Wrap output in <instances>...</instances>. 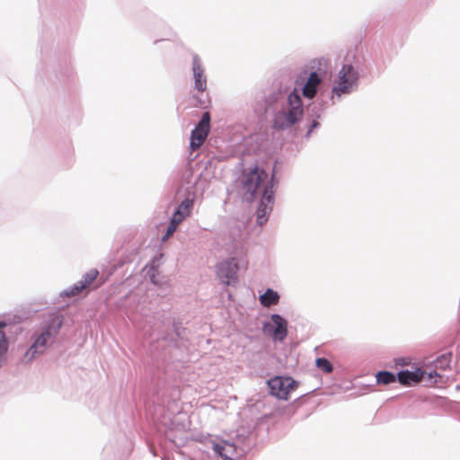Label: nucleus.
I'll list each match as a JSON object with an SVG mask.
<instances>
[{
	"mask_svg": "<svg viewBox=\"0 0 460 460\" xmlns=\"http://www.w3.org/2000/svg\"><path fill=\"white\" fill-rule=\"evenodd\" d=\"M243 185L245 198L249 201H252L258 195L262 197L266 189L273 190V186L268 181L267 172L258 166L243 176Z\"/></svg>",
	"mask_w": 460,
	"mask_h": 460,
	"instance_id": "obj_1",
	"label": "nucleus"
},
{
	"mask_svg": "<svg viewBox=\"0 0 460 460\" xmlns=\"http://www.w3.org/2000/svg\"><path fill=\"white\" fill-rule=\"evenodd\" d=\"M62 325V320L58 315H51L46 323L44 331L37 337L31 347L26 352V356L34 358L37 354L45 351L47 344L58 332Z\"/></svg>",
	"mask_w": 460,
	"mask_h": 460,
	"instance_id": "obj_2",
	"label": "nucleus"
},
{
	"mask_svg": "<svg viewBox=\"0 0 460 460\" xmlns=\"http://www.w3.org/2000/svg\"><path fill=\"white\" fill-rule=\"evenodd\" d=\"M288 111L287 112H279L276 115L274 127L283 129L294 125L297 122L303 114L302 101L300 96L296 93L288 95Z\"/></svg>",
	"mask_w": 460,
	"mask_h": 460,
	"instance_id": "obj_3",
	"label": "nucleus"
},
{
	"mask_svg": "<svg viewBox=\"0 0 460 460\" xmlns=\"http://www.w3.org/2000/svg\"><path fill=\"white\" fill-rule=\"evenodd\" d=\"M268 385L271 395L287 401L289 399L290 393L297 388L298 383L289 376H275L268 381Z\"/></svg>",
	"mask_w": 460,
	"mask_h": 460,
	"instance_id": "obj_4",
	"label": "nucleus"
},
{
	"mask_svg": "<svg viewBox=\"0 0 460 460\" xmlns=\"http://www.w3.org/2000/svg\"><path fill=\"white\" fill-rule=\"evenodd\" d=\"M358 79L354 67L350 65H344L340 70L336 85L332 89V93L341 96L342 93H349Z\"/></svg>",
	"mask_w": 460,
	"mask_h": 460,
	"instance_id": "obj_5",
	"label": "nucleus"
},
{
	"mask_svg": "<svg viewBox=\"0 0 460 460\" xmlns=\"http://www.w3.org/2000/svg\"><path fill=\"white\" fill-rule=\"evenodd\" d=\"M210 129V114L203 113L200 121L191 131L190 147L191 151L199 149L207 139Z\"/></svg>",
	"mask_w": 460,
	"mask_h": 460,
	"instance_id": "obj_6",
	"label": "nucleus"
},
{
	"mask_svg": "<svg viewBox=\"0 0 460 460\" xmlns=\"http://www.w3.org/2000/svg\"><path fill=\"white\" fill-rule=\"evenodd\" d=\"M273 200H274L273 190L266 189L264 190L263 196L261 199L260 205L257 209L256 221L260 226H262L267 222L268 217L272 209Z\"/></svg>",
	"mask_w": 460,
	"mask_h": 460,
	"instance_id": "obj_7",
	"label": "nucleus"
},
{
	"mask_svg": "<svg viewBox=\"0 0 460 460\" xmlns=\"http://www.w3.org/2000/svg\"><path fill=\"white\" fill-rule=\"evenodd\" d=\"M236 272L237 264L234 261V260L224 261L217 267V277L223 283L226 285H229L230 282L235 279Z\"/></svg>",
	"mask_w": 460,
	"mask_h": 460,
	"instance_id": "obj_8",
	"label": "nucleus"
},
{
	"mask_svg": "<svg viewBox=\"0 0 460 460\" xmlns=\"http://www.w3.org/2000/svg\"><path fill=\"white\" fill-rule=\"evenodd\" d=\"M192 71L194 76L195 88L199 92L204 93L207 90V77L204 74L201 60L198 55H195L193 57Z\"/></svg>",
	"mask_w": 460,
	"mask_h": 460,
	"instance_id": "obj_9",
	"label": "nucleus"
},
{
	"mask_svg": "<svg viewBox=\"0 0 460 460\" xmlns=\"http://www.w3.org/2000/svg\"><path fill=\"white\" fill-rule=\"evenodd\" d=\"M271 324L266 325L265 328L270 327L274 340L283 341L288 334V323L279 314L271 315Z\"/></svg>",
	"mask_w": 460,
	"mask_h": 460,
	"instance_id": "obj_10",
	"label": "nucleus"
},
{
	"mask_svg": "<svg viewBox=\"0 0 460 460\" xmlns=\"http://www.w3.org/2000/svg\"><path fill=\"white\" fill-rule=\"evenodd\" d=\"M426 372L421 368H415L413 371H401L398 373V380L403 385H411L420 382Z\"/></svg>",
	"mask_w": 460,
	"mask_h": 460,
	"instance_id": "obj_11",
	"label": "nucleus"
},
{
	"mask_svg": "<svg viewBox=\"0 0 460 460\" xmlns=\"http://www.w3.org/2000/svg\"><path fill=\"white\" fill-rule=\"evenodd\" d=\"M213 450L222 457L223 460H234V456L236 454V447L226 441L215 443L213 445Z\"/></svg>",
	"mask_w": 460,
	"mask_h": 460,
	"instance_id": "obj_12",
	"label": "nucleus"
},
{
	"mask_svg": "<svg viewBox=\"0 0 460 460\" xmlns=\"http://www.w3.org/2000/svg\"><path fill=\"white\" fill-rule=\"evenodd\" d=\"M320 83L321 78L317 73H311L303 88V95L308 99H313L316 94V89Z\"/></svg>",
	"mask_w": 460,
	"mask_h": 460,
	"instance_id": "obj_13",
	"label": "nucleus"
},
{
	"mask_svg": "<svg viewBox=\"0 0 460 460\" xmlns=\"http://www.w3.org/2000/svg\"><path fill=\"white\" fill-rule=\"evenodd\" d=\"M193 207V200L190 199H185L179 205L177 210L174 212L172 219L178 222L179 225L190 215Z\"/></svg>",
	"mask_w": 460,
	"mask_h": 460,
	"instance_id": "obj_14",
	"label": "nucleus"
},
{
	"mask_svg": "<svg viewBox=\"0 0 460 460\" xmlns=\"http://www.w3.org/2000/svg\"><path fill=\"white\" fill-rule=\"evenodd\" d=\"M279 301V294L268 288L263 295L260 296V302L262 305L270 307V305H277Z\"/></svg>",
	"mask_w": 460,
	"mask_h": 460,
	"instance_id": "obj_15",
	"label": "nucleus"
},
{
	"mask_svg": "<svg viewBox=\"0 0 460 460\" xmlns=\"http://www.w3.org/2000/svg\"><path fill=\"white\" fill-rule=\"evenodd\" d=\"M98 276L99 271L96 269H92L83 276V279L80 281L84 285H85L87 288L93 283V281L98 278Z\"/></svg>",
	"mask_w": 460,
	"mask_h": 460,
	"instance_id": "obj_16",
	"label": "nucleus"
},
{
	"mask_svg": "<svg viewBox=\"0 0 460 460\" xmlns=\"http://www.w3.org/2000/svg\"><path fill=\"white\" fill-rule=\"evenodd\" d=\"M378 384L388 385L395 382V376L390 372L383 371L376 375Z\"/></svg>",
	"mask_w": 460,
	"mask_h": 460,
	"instance_id": "obj_17",
	"label": "nucleus"
},
{
	"mask_svg": "<svg viewBox=\"0 0 460 460\" xmlns=\"http://www.w3.org/2000/svg\"><path fill=\"white\" fill-rule=\"evenodd\" d=\"M315 364L316 367L324 373H331L333 370L332 363L324 358H318Z\"/></svg>",
	"mask_w": 460,
	"mask_h": 460,
	"instance_id": "obj_18",
	"label": "nucleus"
},
{
	"mask_svg": "<svg viewBox=\"0 0 460 460\" xmlns=\"http://www.w3.org/2000/svg\"><path fill=\"white\" fill-rule=\"evenodd\" d=\"M178 226H179L178 222L174 221L173 219H171L170 225H169V226L167 228L166 233L163 236L162 241L163 242L167 241L173 234V233L176 231Z\"/></svg>",
	"mask_w": 460,
	"mask_h": 460,
	"instance_id": "obj_19",
	"label": "nucleus"
},
{
	"mask_svg": "<svg viewBox=\"0 0 460 460\" xmlns=\"http://www.w3.org/2000/svg\"><path fill=\"white\" fill-rule=\"evenodd\" d=\"M84 289H86L85 285H84L81 281H78L70 288L67 294L69 296H76Z\"/></svg>",
	"mask_w": 460,
	"mask_h": 460,
	"instance_id": "obj_20",
	"label": "nucleus"
},
{
	"mask_svg": "<svg viewBox=\"0 0 460 460\" xmlns=\"http://www.w3.org/2000/svg\"><path fill=\"white\" fill-rule=\"evenodd\" d=\"M195 99L197 100V102H196V103H195V105H196V106H197V105L205 106V105H206V103L208 102H206V101H202V100H200V99H199V98H198V97H195Z\"/></svg>",
	"mask_w": 460,
	"mask_h": 460,
	"instance_id": "obj_21",
	"label": "nucleus"
},
{
	"mask_svg": "<svg viewBox=\"0 0 460 460\" xmlns=\"http://www.w3.org/2000/svg\"><path fill=\"white\" fill-rule=\"evenodd\" d=\"M319 123L317 121H314L312 126L310 127L308 132H307V135L311 134V132L313 131V129L316 127H318Z\"/></svg>",
	"mask_w": 460,
	"mask_h": 460,
	"instance_id": "obj_22",
	"label": "nucleus"
},
{
	"mask_svg": "<svg viewBox=\"0 0 460 460\" xmlns=\"http://www.w3.org/2000/svg\"><path fill=\"white\" fill-rule=\"evenodd\" d=\"M438 376L437 372H435V371L434 372H430L429 374V378L431 379L433 376Z\"/></svg>",
	"mask_w": 460,
	"mask_h": 460,
	"instance_id": "obj_23",
	"label": "nucleus"
},
{
	"mask_svg": "<svg viewBox=\"0 0 460 460\" xmlns=\"http://www.w3.org/2000/svg\"><path fill=\"white\" fill-rule=\"evenodd\" d=\"M399 364H401V365H406L407 363L405 362V360H404V359H400V360H399Z\"/></svg>",
	"mask_w": 460,
	"mask_h": 460,
	"instance_id": "obj_24",
	"label": "nucleus"
}]
</instances>
